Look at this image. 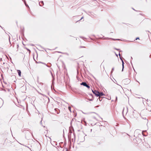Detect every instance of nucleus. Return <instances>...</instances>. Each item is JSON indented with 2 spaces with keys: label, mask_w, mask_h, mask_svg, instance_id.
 <instances>
[{
  "label": "nucleus",
  "mask_w": 151,
  "mask_h": 151,
  "mask_svg": "<svg viewBox=\"0 0 151 151\" xmlns=\"http://www.w3.org/2000/svg\"><path fill=\"white\" fill-rule=\"evenodd\" d=\"M112 39V40H114V39Z\"/></svg>",
  "instance_id": "13"
},
{
  "label": "nucleus",
  "mask_w": 151,
  "mask_h": 151,
  "mask_svg": "<svg viewBox=\"0 0 151 151\" xmlns=\"http://www.w3.org/2000/svg\"><path fill=\"white\" fill-rule=\"evenodd\" d=\"M138 40H139V37H137V38H136V39H135V40H138Z\"/></svg>",
  "instance_id": "8"
},
{
  "label": "nucleus",
  "mask_w": 151,
  "mask_h": 151,
  "mask_svg": "<svg viewBox=\"0 0 151 151\" xmlns=\"http://www.w3.org/2000/svg\"><path fill=\"white\" fill-rule=\"evenodd\" d=\"M81 84V85H83L84 86H86L88 89H89L90 88V86L88 85L85 82H82Z\"/></svg>",
  "instance_id": "2"
},
{
  "label": "nucleus",
  "mask_w": 151,
  "mask_h": 151,
  "mask_svg": "<svg viewBox=\"0 0 151 151\" xmlns=\"http://www.w3.org/2000/svg\"><path fill=\"white\" fill-rule=\"evenodd\" d=\"M83 18V17H82V18H81V19L79 20H81V19H82Z\"/></svg>",
  "instance_id": "10"
},
{
  "label": "nucleus",
  "mask_w": 151,
  "mask_h": 151,
  "mask_svg": "<svg viewBox=\"0 0 151 151\" xmlns=\"http://www.w3.org/2000/svg\"><path fill=\"white\" fill-rule=\"evenodd\" d=\"M68 109L70 111H71V108L70 107H68Z\"/></svg>",
  "instance_id": "7"
},
{
  "label": "nucleus",
  "mask_w": 151,
  "mask_h": 151,
  "mask_svg": "<svg viewBox=\"0 0 151 151\" xmlns=\"http://www.w3.org/2000/svg\"><path fill=\"white\" fill-rule=\"evenodd\" d=\"M21 72L19 70V76H21Z\"/></svg>",
  "instance_id": "9"
},
{
  "label": "nucleus",
  "mask_w": 151,
  "mask_h": 151,
  "mask_svg": "<svg viewBox=\"0 0 151 151\" xmlns=\"http://www.w3.org/2000/svg\"><path fill=\"white\" fill-rule=\"evenodd\" d=\"M145 146L146 147H147V148L150 147V145L148 144H146V145H145Z\"/></svg>",
  "instance_id": "5"
},
{
  "label": "nucleus",
  "mask_w": 151,
  "mask_h": 151,
  "mask_svg": "<svg viewBox=\"0 0 151 151\" xmlns=\"http://www.w3.org/2000/svg\"><path fill=\"white\" fill-rule=\"evenodd\" d=\"M91 96H92V95L91 94Z\"/></svg>",
  "instance_id": "14"
},
{
  "label": "nucleus",
  "mask_w": 151,
  "mask_h": 151,
  "mask_svg": "<svg viewBox=\"0 0 151 151\" xmlns=\"http://www.w3.org/2000/svg\"><path fill=\"white\" fill-rule=\"evenodd\" d=\"M39 5L41 6H42L44 5V3L43 1H42L39 2Z\"/></svg>",
  "instance_id": "3"
},
{
  "label": "nucleus",
  "mask_w": 151,
  "mask_h": 151,
  "mask_svg": "<svg viewBox=\"0 0 151 151\" xmlns=\"http://www.w3.org/2000/svg\"><path fill=\"white\" fill-rule=\"evenodd\" d=\"M92 100H93L92 99H91L89 100H90V101H92Z\"/></svg>",
  "instance_id": "11"
},
{
  "label": "nucleus",
  "mask_w": 151,
  "mask_h": 151,
  "mask_svg": "<svg viewBox=\"0 0 151 151\" xmlns=\"http://www.w3.org/2000/svg\"><path fill=\"white\" fill-rule=\"evenodd\" d=\"M92 91L96 96L98 97L99 96V91H97L96 90L93 91V90H92Z\"/></svg>",
  "instance_id": "1"
},
{
  "label": "nucleus",
  "mask_w": 151,
  "mask_h": 151,
  "mask_svg": "<svg viewBox=\"0 0 151 151\" xmlns=\"http://www.w3.org/2000/svg\"><path fill=\"white\" fill-rule=\"evenodd\" d=\"M17 71H18V74H19V71L18 70H17Z\"/></svg>",
  "instance_id": "12"
},
{
  "label": "nucleus",
  "mask_w": 151,
  "mask_h": 151,
  "mask_svg": "<svg viewBox=\"0 0 151 151\" xmlns=\"http://www.w3.org/2000/svg\"><path fill=\"white\" fill-rule=\"evenodd\" d=\"M122 66H123V68H124V62L123 60H122Z\"/></svg>",
  "instance_id": "6"
},
{
  "label": "nucleus",
  "mask_w": 151,
  "mask_h": 151,
  "mask_svg": "<svg viewBox=\"0 0 151 151\" xmlns=\"http://www.w3.org/2000/svg\"><path fill=\"white\" fill-rule=\"evenodd\" d=\"M99 96L100 97V96H102L104 95V94L102 92H101V93L99 92Z\"/></svg>",
  "instance_id": "4"
}]
</instances>
